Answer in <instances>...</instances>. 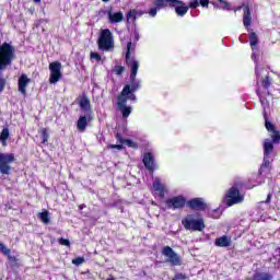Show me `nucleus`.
I'll list each match as a JSON object with an SVG mask.
<instances>
[{
    "label": "nucleus",
    "mask_w": 280,
    "mask_h": 280,
    "mask_svg": "<svg viewBox=\"0 0 280 280\" xmlns=\"http://www.w3.org/2000/svg\"><path fill=\"white\" fill-rule=\"evenodd\" d=\"M135 39L139 40V32H137V31L135 32Z\"/></svg>",
    "instance_id": "49"
},
{
    "label": "nucleus",
    "mask_w": 280,
    "mask_h": 280,
    "mask_svg": "<svg viewBox=\"0 0 280 280\" xmlns=\"http://www.w3.org/2000/svg\"><path fill=\"white\" fill-rule=\"evenodd\" d=\"M198 5H200V2L198 0H192L189 3V8H192V9L198 8Z\"/></svg>",
    "instance_id": "40"
},
{
    "label": "nucleus",
    "mask_w": 280,
    "mask_h": 280,
    "mask_svg": "<svg viewBox=\"0 0 280 280\" xmlns=\"http://www.w3.org/2000/svg\"><path fill=\"white\" fill-rule=\"evenodd\" d=\"M135 44H132V42H129L127 44V52H126V61L127 65L130 67L131 62H135V60L130 59V51H135Z\"/></svg>",
    "instance_id": "22"
},
{
    "label": "nucleus",
    "mask_w": 280,
    "mask_h": 280,
    "mask_svg": "<svg viewBox=\"0 0 280 280\" xmlns=\"http://www.w3.org/2000/svg\"><path fill=\"white\" fill-rule=\"evenodd\" d=\"M153 189L155 194H159L161 198L165 196V185L161 183V179L156 178L153 182Z\"/></svg>",
    "instance_id": "18"
},
{
    "label": "nucleus",
    "mask_w": 280,
    "mask_h": 280,
    "mask_svg": "<svg viewBox=\"0 0 280 280\" xmlns=\"http://www.w3.org/2000/svg\"><path fill=\"white\" fill-rule=\"evenodd\" d=\"M271 139H272V143H279L280 141V133L279 131H271Z\"/></svg>",
    "instance_id": "32"
},
{
    "label": "nucleus",
    "mask_w": 280,
    "mask_h": 280,
    "mask_svg": "<svg viewBox=\"0 0 280 280\" xmlns=\"http://www.w3.org/2000/svg\"><path fill=\"white\" fill-rule=\"evenodd\" d=\"M142 161L147 170L154 172V155L152 153H145Z\"/></svg>",
    "instance_id": "15"
},
{
    "label": "nucleus",
    "mask_w": 280,
    "mask_h": 280,
    "mask_svg": "<svg viewBox=\"0 0 280 280\" xmlns=\"http://www.w3.org/2000/svg\"><path fill=\"white\" fill-rule=\"evenodd\" d=\"M187 205L190 209H196L197 211L202 210L207 207V205H205V201H202V199L200 198L191 199L187 202Z\"/></svg>",
    "instance_id": "14"
},
{
    "label": "nucleus",
    "mask_w": 280,
    "mask_h": 280,
    "mask_svg": "<svg viewBox=\"0 0 280 280\" xmlns=\"http://www.w3.org/2000/svg\"><path fill=\"white\" fill-rule=\"evenodd\" d=\"M243 25L245 27H250V23H253V18L250 16V8L248 7V4L243 5Z\"/></svg>",
    "instance_id": "13"
},
{
    "label": "nucleus",
    "mask_w": 280,
    "mask_h": 280,
    "mask_svg": "<svg viewBox=\"0 0 280 280\" xmlns=\"http://www.w3.org/2000/svg\"><path fill=\"white\" fill-rule=\"evenodd\" d=\"M252 58H253V60H255V58H256L255 54L252 55Z\"/></svg>",
    "instance_id": "52"
},
{
    "label": "nucleus",
    "mask_w": 280,
    "mask_h": 280,
    "mask_svg": "<svg viewBox=\"0 0 280 280\" xmlns=\"http://www.w3.org/2000/svg\"><path fill=\"white\" fill-rule=\"evenodd\" d=\"M162 255L166 257V262L171 264V266H180L183 264L180 256L176 254V252H174V249H172L170 246H165L162 249Z\"/></svg>",
    "instance_id": "7"
},
{
    "label": "nucleus",
    "mask_w": 280,
    "mask_h": 280,
    "mask_svg": "<svg viewBox=\"0 0 280 280\" xmlns=\"http://www.w3.org/2000/svg\"><path fill=\"white\" fill-rule=\"evenodd\" d=\"M59 244L61 246H71V242H69L67 238H59Z\"/></svg>",
    "instance_id": "35"
},
{
    "label": "nucleus",
    "mask_w": 280,
    "mask_h": 280,
    "mask_svg": "<svg viewBox=\"0 0 280 280\" xmlns=\"http://www.w3.org/2000/svg\"><path fill=\"white\" fill-rule=\"evenodd\" d=\"M97 43L98 49H102L103 51H110V49L115 47V42H113V33H110V30H103Z\"/></svg>",
    "instance_id": "2"
},
{
    "label": "nucleus",
    "mask_w": 280,
    "mask_h": 280,
    "mask_svg": "<svg viewBox=\"0 0 280 280\" xmlns=\"http://www.w3.org/2000/svg\"><path fill=\"white\" fill-rule=\"evenodd\" d=\"M88 121L85 116H81L77 122V128L80 132H84L86 130Z\"/></svg>",
    "instance_id": "24"
},
{
    "label": "nucleus",
    "mask_w": 280,
    "mask_h": 280,
    "mask_svg": "<svg viewBox=\"0 0 280 280\" xmlns=\"http://www.w3.org/2000/svg\"><path fill=\"white\" fill-rule=\"evenodd\" d=\"M49 83L57 84V82H60V80L62 79V63L58 61L49 63Z\"/></svg>",
    "instance_id": "5"
},
{
    "label": "nucleus",
    "mask_w": 280,
    "mask_h": 280,
    "mask_svg": "<svg viewBox=\"0 0 280 280\" xmlns=\"http://www.w3.org/2000/svg\"><path fill=\"white\" fill-rule=\"evenodd\" d=\"M127 97H128V100H131L132 102H135L137 100V95H135V93H132V92H130Z\"/></svg>",
    "instance_id": "46"
},
{
    "label": "nucleus",
    "mask_w": 280,
    "mask_h": 280,
    "mask_svg": "<svg viewBox=\"0 0 280 280\" xmlns=\"http://www.w3.org/2000/svg\"><path fill=\"white\" fill-rule=\"evenodd\" d=\"M218 3H220L219 8H221L222 10H229V8H231V3L224 0H219Z\"/></svg>",
    "instance_id": "33"
},
{
    "label": "nucleus",
    "mask_w": 280,
    "mask_h": 280,
    "mask_svg": "<svg viewBox=\"0 0 280 280\" xmlns=\"http://www.w3.org/2000/svg\"><path fill=\"white\" fill-rule=\"evenodd\" d=\"M16 58V48L12 44L4 43L1 45V71L8 69L12 65V60Z\"/></svg>",
    "instance_id": "1"
},
{
    "label": "nucleus",
    "mask_w": 280,
    "mask_h": 280,
    "mask_svg": "<svg viewBox=\"0 0 280 280\" xmlns=\"http://www.w3.org/2000/svg\"><path fill=\"white\" fill-rule=\"evenodd\" d=\"M187 200L183 196H177L168 199L166 205L168 209H183L185 207Z\"/></svg>",
    "instance_id": "9"
},
{
    "label": "nucleus",
    "mask_w": 280,
    "mask_h": 280,
    "mask_svg": "<svg viewBox=\"0 0 280 280\" xmlns=\"http://www.w3.org/2000/svg\"><path fill=\"white\" fill-rule=\"evenodd\" d=\"M141 12H138L137 10L132 9L127 13V23L132 21L133 23L137 21V16H141Z\"/></svg>",
    "instance_id": "23"
},
{
    "label": "nucleus",
    "mask_w": 280,
    "mask_h": 280,
    "mask_svg": "<svg viewBox=\"0 0 280 280\" xmlns=\"http://www.w3.org/2000/svg\"><path fill=\"white\" fill-rule=\"evenodd\" d=\"M258 43H259V37L257 36L256 33L252 32L249 34V45H250L252 49H255V47H257Z\"/></svg>",
    "instance_id": "28"
},
{
    "label": "nucleus",
    "mask_w": 280,
    "mask_h": 280,
    "mask_svg": "<svg viewBox=\"0 0 280 280\" xmlns=\"http://www.w3.org/2000/svg\"><path fill=\"white\" fill-rule=\"evenodd\" d=\"M182 224L186 231H202L205 229V221L202 219H195L192 215H187L183 219Z\"/></svg>",
    "instance_id": "4"
},
{
    "label": "nucleus",
    "mask_w": 280,
    "mask_h": 280,
    "mask_svg": "<svg viewBox=\"0 0 280 280\" xmlns=\"http://www.w3.org/2000/svg\"><path fill=\"white\" fill-rule=\"evenodd\" d=\"M262 85L265 86V89H268L270 86V78L266 77L262 80Z\"/></svg>",
    "instance_id": "42"
},
{
    "label": "nucleus",
    "mask_w": 280,
    "mask_h": 280,
    "mask_svg": "<svg viewBox=\"0 0 280 280\" xmlns=\"http://www.w3.org/2000/svg\"><path fill=\"white\" fill-rule=\"evenodd\" d=\"M117 139H118V141H120V143H124L122 141H126V140L121 139L120 135H117Z\"/></svg>",
    "instance_id": "50"
},
{
    "label": "nucleus",
    "mask_w": 280,
    "mask_h": 280,
    "mask_svg": "<svg viewBox=\"0 0 280 280\" xmlns=\"http://www.w3.org/2000/svg\"><path fill=\"white\" fill-rule=\"evenodd\" d=\"M158 9L153 8L149 11L150 16H156Z\"/></svg>",
    "instance_id": "47"
},
{
    "label": "nucleus",
    "mask_w": 280,
    "mask_h": 280,
    "mask_svg": "<svg viewBox=\"0 0 280 280\" xmlns=\"http://www.w3.org/2000/svg\"><path fill=\"white\" fill-rule=\"evenodd\" d=\"M177 2H174V4L176 3L178 7L175 8V12L177 14V16H185V14H187V12H189V7L185 5V2L180 1V0H176Z\"/></svg>",
    "instance_id": "16"
},
{
    "label": "nucleus",
    "mask_w": 280,
    "mask_h": 280,
    "mask_svg": "<svg viewBox=\"0 0 280 280\" xmlns=\"http://www.w3.org/2000/svg\"><path fill=\"white\" fill-rule=\"evenodd\" d=\"M128 95H130V85H125L122 89L120 95L118 96V108L126 106L128 102Z\"/></svg>",
    "instance_id": "11"
},
{
    "label": "nucleus",
    "mask_w": 280,
    "mask_h": 280,
    "mask_svg": "<svg viewBox=\"0 0 280 280\" xmlns=\"http://www.w3.org/2000/svg\"><path fill=\"white\" fill-rule=\"evenodd\" d=\"M199 4H200L202 8H208V7H209V0H200Z\"/></svg>",
    "instance_id": "45"
},
{
    "label": "nucleus",
    "mask_w": 280,
    "mask_h": 280,
    "mask_svg": "<svg viewBox=\"0 0 280 280\" xmlns=\"http://www.w3.org/2000/svg\"><path fill=\"white\" fill-rule=\"evenodd\" d=\"M122 143H125L126 145H128L129 148H135V142L132 140H125L122 141Z\"/></svg>",
    "instance_id": "44"
},
{
    "label": "nucleus",
    "mask_w": 280,
    "mask_h": 280,
    "mask_svg": "<svg viewBox=\"0 0 280 280\" xmlns=\"http://www.w3.org/2000/svg\"><path fill=\"white\" fill-rule=\"evenodd\" d=\"M108 1H110V0H103L104 3H108Z\"/></svg>",
    "instance_id": "53"
},
{
    "label": "nucleus",
    "mask_w": 280,
    "mask_h": 280,
    "mask_svg": "<svg viewBox=\"0 0 280 280\" xmlns=\"http://www.w3.org/2000/svg\"><path fill=\"white\" fill-rule=\"evenodd\" d=\"M107 16L109 23H121L124 21V13L121 11L119 12H113V10L107 11Z\"/></svg>",
    "instance_id": "12"
},
{
    "label": "nucleus",
    "mask_w": 280,
    "mask_h": 280,
    "mask_svg": "<svg viewBox=\"0 0 280 280\" xmlns=\"http://www.w3.org/2000/svg\"><path fill=\"white\" fill-rule=\"evenodd\" d=\"M35 3H40V0H34Z\"/></svg>",
    "instance_id": "51"
},
{
    "label": "nucleus",
    "mask_w": 280,
    "mask_h": 280,
    "mask_svg": "<svg viewBox=\"0 0 280 280\" xmlns=\"http://www.w3.org/2000/svg\"><path fill=\"white\" fill-rule=\"evenodd\" d=\"M37 217L44 224H49V222H51V217L49 215V211L39 212Z\"/></svg>",
    "instance_id": "25"
},
{
    "label": "nucleus",
    "mask_w": 280,
    "mask_h": 280,
    "mask_svg": "<svg viewBox=\"0 0 280 280\" xmlns=\"http://www.w3.org/2000/svg\"><path fill=\"white\" fill-rule=\"evenodd\" d=\"M1 250L3 253V255H5V257L9 259V261H16V257H14V255H12V252L10 250V248L1 245Z\"/></svg>",
    "instance_id": "26"
},
{
    "label": "nucleus",
    "mask_w": 280,
    "mask_h": 280,
    "mask_svg": "<svg viewBox=\"0 0 280 280\" xmlns=\"http://www.w3.org/2000/svg\"><path fill=\"white\" fill-rule=\"evenodd\" d=\"M79 106L84 110V113H89V110H91V101H89V97L82 96L79 100Z\"/></svg>",
    "instance_id": "19"
},
{
    "label": "nucleus",
    "mask_w": 280,
    "mask_h": 280,
    "mask_svg": "<svg viewBox=\"0 0 280 280\" xmlns=\"http://www.w3.org/2000/svg\"><path fill=\"white\" fill-rule=\"evenodd\" d=\"M11 163H14V154L12 153H2L1 154V174H10L12 166Z\"/></svg>",
    "instance_id": "8"
},
{
    "label": "nucleus",
    "mask_w": 280,
    "mask_h": 280,
    "mask_svg": "<svg viewBox=\"0 0 280 280\" xmlns=\"http://www.w3.org/2000/svg\"><path fill=\"white\" fill-rule=\"evenodd\" d=\"M265 126H266V128H267V130L269 132H273L275 131V126L271 125L270 121H266Z\"/></svg>",
    "instance_id": "39"
},
{
    "label": "nucleus",
    "mask_w": 280,
    "mask_h": 280,
    "mask_svg": "<svg viewBox=\"0 0 280 280\" xmlns=\"http://www.w3.org/2000/svg\"><path fill=\"white\" fill-rule=\"evenodd\" d=\"M225 203L228 207H233V205H242L244 202V195L240 192L236 187H231L225 194Z\"/></svg>",
    "instance_id": "3"
},
{
    "label": "nucleus",
    "mask_w": 280,
    "mask_h": 280,
    "mask_svg": "<svg viewBox=\"0 0 280 280\" xmlns=\"http://www.w3.org/2000/svg\"><path fill=\"white\" fill-rule=\"evenodd\" d=\"M214 244L215 246H219V248H228V246H231V237L223 235L219 238H215Z\"/></svg>",
    "instance_id": "17"
},
{
    "label": "nucleus",
    "mask_w": 280,
    "mask_h": 280,
    "mask_svg": "<svg viewBox=\"0 0 280 280\" xmlns=\"http://www.w3.org/2000/svg\"><path fill=\"white\" fill-rule=\"evenodd\" d=\"M32 80L27 78V74H21L19 81H18V86H19V92L22 93V95H27V84H30Z\"/></svg>",
    "instance_id": "10"
},
{
    "label": "nucleus",
    "mask_w": 280,
    "mask_h": 280,
    "mask_svg": "<svg viewBox=\"0 0 280 280\" xmlns=\"http://www.w3.org/2000/svg\"><path fill=\"white\" fill-rule=\"evenodd\" d=\"M270 166V161L268 160V156L264 158V163L260 167V170H264V167H269Z\"/></svg>",
    "instance_id": "37"
},
{
    "label": "nucleus",
    "mask_w": 280,
    "mask_h": 280,
    "mask_svg": "<svg viewBox=\"0 0 280 280\" xmlns=\"http://www.w3.org/2000/svg\"><path fill=\"white\" fill-rule=\"evenodd\" d=\"M9 138H10V130L8 128H4L1 131V143H2L3 148H5L8 145Z\"/></svg>",
    "instance_id": "27"
},
{
    "label": "nucleus",
    "mask_w": 280,
    "mask_h": 280,
    "mask_svg": "<svg viewBox=\"0 0 280 280\" xmlns=\"http://www.w3.org/2000/svg\"><path fill=\"white\" fill-rule=\"evenodd\" d=\"M120 113H122V117L126 119L128 117H130V113H132V107H128V106H122V107H118Z\"/></svg>",
    "instance_id": "30"
},
{
    "label": "nucleus",
    "mask_w": 280,
    "mask_h": 280,
    "mask_svg": "<svg viewBox=\"0 0 280 280\" xmlns=\"http://www.w3.org/2000/svg\"><path fill=\"white\" fill-rule=\"evenodd\" d=\"M130 93H135L138 89L141 88V81H137V73L139 71V61H132L130 63Z\"/></svg>",
    "instance_id": "6"
},
{
    "label": "nucleus",
    "mask_w": 280,
    "mask_h": 280,
    "mask_svg": "<svg viewBox=\"0 0 280 280\" xmlns=\"http://www.w3.org/2000/svg\"><path fill=\"white\" fill-rule=\"evenodd\" d=\"M176 2V0H155L154 5L156 8H167V5H174Z\"/></svg>",
    "instance_id": "20"
},
{
    "label": "nucleus",
    "mask_w": 280,
    "mask_h": 280,
    "mask_svg": "<svg viewBox=\"0 0 280 280\" xmlns=\"http://www.w3.org/2000/svg\"><path fill=\"white\" fill-rule=\"evenodd\" d=\"M253 280H272V275H270L268 272L256 273L253 277Z\"/></svg>",
    "instance_id": "29"
},
{
    "label": "nucleus",
    "mask_w": 280,
    "mask_h": 280,
    "mask_svg": "<svg viewBox=\"0 0 280 280\" xmlns=\"http://www.w3.org/2000/svg\"><path fill=\"white\" fill-rule=\"evenodd\" d=\"M270 200H272V194H268L265 205H270Z\"/></svg>",
    "instance_id": "48"
},
{
    "label": "nucleus",
    "mask_w": 280,
    "mask_h": 280,
    "mask_svg": "<svg viewBox=\"0 0 280 280\" xmlns=\"http://www.w3.org/2000/svg\"><path fill=\"white\" fill-rule=\"evenodd\" d=\"M173 280H187V276L177 273Z\"/></svg>",
    "instance_id": "43"
},
{
    "label": "nucleus",
    "mask_w": 280,
    "mask_h": 280,
    "mask_svg": "<svg viewBox=\"0 0 280 280\" xmlns=\"http://www.w3.org/2000/svg\"><path fill=\"white\" fill-rule=\"evenodd\" d=\"M273 150H275V145H272V142H270L269 140H265V142H264L265 156H270V154H272Z\"/></svg>",
    "instance_id": "21"
},
{
    "label": "nucleus",
    "mask_w": 280,
    "mask_h": 280,
    "mask_svg": "<svg viewBox=\"0 0 280 280\" xmlns=\"http://www.w3.org/2000/svg\"><path fill=\"white\" fill-rule=\"evenodd\" d=\"M124 71H125V69H124V67H121V66H117V67L115 68V73H116L117 75H121V73H124Z\"/></svg>",
    "instance_id": "38"
},
{
    "label": "nucleus",
    "mask_w": 280,
    "mask_h": 280,
    "mask_svg": "<svg viewBox=\"0 0 280 280\" xmlns=\"http://www.w3.org/2000/svg\"><path fill=\"white\" fill-rule=\"evenodd\" d=\"M258 73V70H257V68H256V74Z\"/></svg>",
    "instance_id": "54"
},
{
    "label": "nucleus",
    "mask_w": 280,
    "mask_h": 280,
    "mask_svg": "<svg viewBox=\"0 0 280 280\" xmlns=\"http://www.w3.org/2000/svg\"><path fill=\"white\" fill-rule=\"evenodd\" d=\"M40 135H42V143H47V141H49V132H47V128H43L40 130Z\"/></svg>",
    "instance_id": "31"
},
{
    "label": "nucleus",
    "mask_w": 280,
    "mask_h": 280,
    "mask_svg": "<svg viewBox=\"0 0 280 280\" xmlns=\"http://www.w3.org/2000/svg\"><path fill=\"white\" fill-rule=\"evenodd\" d=\"M91 58L97 61L102 60V56H100L97 52H91Z\"/></svg>",
    "instance_id": "41"
},
{
    "label": "nucleus",
    "mask_w": 280,
    "mask_h": 280,
    "mask_svg": "<svg viewBox=\"0 0 280 280\" xmlns=\"http://www.w3.org/2000/svg\"><path fill=\"white\" fill-rule=\"evenodd\" d=\"M107 148L110 150H124V145L121 144H109Z\"/></svg>",
    "instance_id": "36"
},
{
    "label": "nucleus",
    "mask_w": 280,
    "mask_h": 280,
    "mask_svg": "<svg viewBox=\"0 0 280 280\" xmlns=\"http://www.w3.org/2000/svg\"><path fill=\"white\" fill-rule=\"evenodd\" d=\"M72 264H73L74 266H82V264H84V258H83V257L74 258V259L72 260Z\"/></svg>",
    "instance_id": "34"
}]
</instances>
